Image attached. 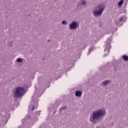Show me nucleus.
<instances>
[{"label":"nucleus","instance_id":"f257e3e1","mask_svg":"<svg viewBox=\"0 0 128 128\" xmlns=\"http://www.w3.org/2000/svg\"><path fill=\"white\" fill-rule=\"evenodd\" d=\"M46 84V83L42 81L38 84V88L35 86L34 93L33 94L32 99V105L29 106L28 112H30V110L34 111V108H38V98L41 96L42 94V92L44 91Z\"/></svg>","mask_w":128,"mask_h":128},{"label":"nucleus","instance_id":"f03ea898","mask_svg":"<svg viewBox=\"0 0 128 128\" xmlns=\"http://www.w3.org/2000/svg\"><path fill=\"white\" fill-rule=\"evenodd\" d=\"M106 116V110L104 109H98L92 112L90 116V122L92 124H96L98 121L100 120L102 116Z\"/></svg>","mask_w":128,"mask_h":128},{"label":"nucleus","instance_id":"7ed1b4c3","mask_svg":"<svg viewBox=\"0 0 128 128\" xmlns=\"http://www.w3.org/2000/svg\"><path fill=\"white\" fill-rule=\"evenodd\" d=\"M104 8H106V6L104 3L100 4L94 8L92 10V13L94 16V18H98V16H100L102 14Z\"/></svg>","mask_w":128,"mask_h":128},{"label":"nucleus","instance_id":"20e7f679","mask_svg":"<svg viewBox=\"0 0 128 128\" xmlns=\"http://www.w3.org/2000/svg\"><path fill=\"white\" fill-rule=\"evenodd\" d=\"M26 92H28V90H26V87L20 86L16 88L14 92L13 96L14 98H20L22 96H24Z\"/></svg>","mask_w":128,"mask_h":128},{"label":"nucleus","instance_id":"39448f33","mask_svg":"<svg viewBox=\"0 0 128 128\" xmlns=\"http://www.w3.org/2000/svg\"><path fill=\"white\" fill-rule=\"evenodd\" d=\"M112 37H110L108 38L106 40V44L105 45V49L104 50V52H105L104 56H108V54H110V48H112V46H110V42H112Z\"/></svg>","mask_w":128,"mask_h":128},{"label":"nucleus","instance_id":"423d86ee","mask_svg":"<svg viewBox=\"0 0 128 128\" xmlns=\"http://www.w3.org/2000/svg\"><path fill=\"white\" fill-rule=\"evenodd\" d=\"M40 116V114L36 112V114L35 116H28V118L29 120L31 121V122L32 123V122H38V116Z\"/></svg>","mask_w":128,"mask_h":128},{"label":"nucleus","instance_id":"0eeeda50","mask_svg":"<svg viewBox=\"0 0 128 128\" xmlns=\"http://www.w3.org/2000/svg\"><path fill=\"white\" fill-rule=\"evenodd\" d=\"M78 26L76 22H72L70 25V30H76V28Z\"/></svg>","mask_w":128,"mask_h":128},{"label":"nucleus","instance_id":"6e6552de","mask_svg":"<svg viewBox=\"0 0 128 128\" xmlns=\"http://www.w3.org/2000/svg\"><path fill=\"white\" fill-rule=\"evenodd\" d=\"M88 4V2L86 0H81L80 2V4L81 6H84V8H86V4Z\"/></svg>","mask_w":128,"mask_h":128},{"label":"nucleus","instance_id":"1a4fd4ad","mask_svg":"<svg viewBox=\"0 0 128 128\" xmlns=\"http://www.w3.org/2000/svg\"><path fill=\"white\" fill-rule=\"evenodd\" d=\"M110 80H106L102 82V86H108V84H110Z\"/></svg>","mask_w":128,"mask_h":128},{"label":"nucleus","instance_id":"9d476101","mask_svg":"<svg viewBox=\"0 0 128 128\" xmlns=\"http://www.w3.org/2000/svg\"><path fill=\"white\" fill-rule=\"evenodd\" d=\"M75 96H76V98L80 96V91H76Z\"/></svg>","mask_w":128,"mask_h":128},{"label":"nucleus","instance_id":"9b49d317","mask_svg":"<svg viewBox=\"0 0 128 128\" xmlns=\"http://www.w3.org/2000/svg\"><path fill=\"white\" fill-rule=\"evenodd\" d=\"M122 58L124 60V62H128V56H127L126 55H124L122 56Z\"/></svg>","mask_w":128,"mask_h":128},{"label":"nucleus","instance_id":"f8f14e48","mask_svg":"<svg viewBox=\"0 0 128 128\" xmlns=\"http://www.w3.org/2000/svg\"><path fill=\"white\" fill-rule=\"evenodd\" d=\"M122 4H124V0H121L118 3V6L120 7H121Z\"/></svg>","mask_w":128,"mask_h":128},{"label":"nucleus","instance_id":"ddd939ff","mask_svg":"<svg viewBox=\"0 0 128 128\" xmlns=\"http://www.w3.org/2000/svg\"><path fill=\"white\" fill-rule=\"evenodd\" d=\"M62 110L64 112V110H66V107L64 106V107L61 108L60 110V112H62Z\"/></svg>","mask_w":128,"mask_h":128},{"label":"nucleus","instance_id":"4468645a","mask_svg":"<svg viewBox=\"0 0 128 128\" xmlns=\"http://www.w3.org/2000/svg\"><path fill=\"white\" fill-rule=\"evenodd\" d=\"M92 50H94V47L90 48L88 50V54H90Z\"/></svg>","mask_w":128,"mask_h":128},{"label":"nucleus","instance_id":"2eb2a0df","mask_svg":"<svg viewBox=\"0 0 128 128\" xmlns=\"http://www.w3.org/2000/svg\"><path fill=\"white\" fill-rule=\"evenodd\" d=\"M108 64H116V60L114 59L113 60H112L111 62H108Z\"/></svg>","mask_w":128,"mask_h":128},{"label":"nucleus","instance_id":"dca6fc26","mask_svg":"<svg viewBox=\"0 0 128 128\" xmlns=\"http://www.w3.org/2000/svg\"><path fill=\"white\" fill-rule=\"evenodd\" d=\"M66 66L68 68H67V70H70V68L72 66V65L69 64V65H66Z\"/></svg>","mask_w":128,"mask_h":128},{"label":"nucleus","instance_id":"f3484780","mask_svg":"<svg viewBox=\"0 0 128 128\" xmlns=\"http://www.w3.org/2000/svg\"><path fill=\"white\" fill-rule=\"evenodd\" d=\"M17 62H22V58H18L17 59Z\"/></svg>","mask_w":128,"mask_h":128},{"label":"nucleus","instance_id":"a211bd4d","mask_svg":"<svg viewBox=\"0 0 128 128\" xmlns=\"http://www.w3.org/2000/svg\"><path fill=\"white\" fill-rule=\"evenodd\" d=\"M124 18H126L124 17H122L120 18L119 20V22H122V20H124Z\"/></svg>","mask_w":128,"mask_h":128},{"label":"nucleus","instance_id":"6ab92c4d","mask_svg":"<svg viewBox=\"0 0 128 128\" xmlns=\"http://www.w3.org/2000/svg\"><path fill=\"white\" fill-rule=\"evenodd\" d=\"M62 24H66V20H63L62 22Z\"/></svg>","mask_w":128,"mask_h":128},{"label":"nucleus","instance_id":"aec40b11","mask_svg":"<svg viewBox=\"0 0 128 128\" xmlns=\"http://www.w3.org/2000/svg\"><path fill=\"white\" fill-rule=\"evenodd\" d=\"M8 118L5 120V122H6L5 124H6V122H8Z\"/></svg>","mask_w":128,"mask_h":128},{"label":"nucleus","instance_id":"412c9836","mask_svg":"<svg viewBox=\"0 0 128 128\" xmlns=\"http://www.w3.org/2000/svg\"><path fill=\"white\" fill-rule=\"evenodd\" d=\"M86 45H85L84 46L83 48V50H84V48H86Z\"/></svg>","mask_w":128,"mask_h":128},{"label":"nucleus","instance_id":"4be33fe9","mask_svg":"<svg viewBox=\"0 0 128 128\" xmlns=\"http://www.w3.org/2000/svg\"><path fill=\"white\" fill-rule=\"evenodd\" d=\"M56 112L55 111V112H53V114H56Z\"/></svg>","mask_w":128,"mask_h":128},{"label":"nucleus","instance_id":"5701e85b","mask_svg":"<svg viewBox=\"0 0 128 128\" xmlns=\"http://www.w3.org/2000/svg\"><path fill=\"white\" fill-rule=\"evenodd\" d=\"M116 24H118V23H117L116 22Z\"/></svg>","mask_w":128,"mask_h":128},{"label":"nucleus","instance_id":"b1692460","mask_svg":"<svg viewBox=\"0 0 128 128\" xmlns=\"http://www.w3.org/2000/svg\"><path fill=\"white\" fill-rule=\"evenodd\" d=\"M80 96H82V92H80Z\"/></svg>","mask_w":128,"mask_h":128},{"label":"nucleus","instance_id":"393cba45","mask_svg":"<svg viewBox=\"0 0 128 128\" xmlns=\"http://www.w3.org/2000/svg\"><path fill=\"white\" fill-rule=\"evenodd\" d=\"M114 70H116V69L115 68V69H114Z\"/></svg>","mask_w":128,"mask_h":128}]
</instances>
